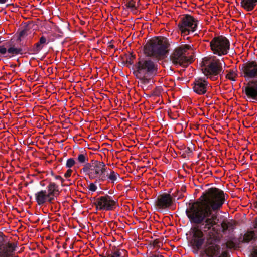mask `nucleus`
<instances>
[{"label":"nucleus","instance_id":"7c9ffc66","mask_svg":"<svg viewBox=\"0 0 257 257\" xmlns=\"http://www.w3.org/2000/svg\"><path fill=\"white\" fill-rule=\"evenodd\" d=\"M42 45L39 42H38V43H37L36 44H35V46L36 47V49H37V50L38 51V50H40V49H41L43 47V46H42Z\"/></svg>","mask_w":257,"mask_h":257},{"label":"nucleus","instance_id":"e433bc0d","mask_svg":"<svg viewBox=\"0 0 257 257\" xmlns=\"http://www.w3.org/2000/svg\"><path fill=\"white\" fill-rule=\"evenodd\" d=\"M150 257H163V256L162 255H153V256H150Z\"/></svg>","mask_w":257,"mask_h":257},{"label":"nucleus","instance_id":"a878e982","mask_svg":"<svg viewBox=\"0 0 257 257\" xmlns=\"http://www.w3.org/2000/svg\"><path fill=\"white\" fill-rule=\"evenodd\" d=\"M222 231L227 230L230 226L229 223L226 221H223L221 224Z\"/></svg>","mask_w":257,"mask_h":257},{"label":"nucleus","instance_id":"20e7f679","mask_svg":"<svg viewBox=\"0 0 257 257\" xmlns=\"http://www.w3.org/2000/svg\"><path fill=\"white\" fill-rule=\"evenodd\" d=\"M168 45L166 38H154L148 41L145 45L144 52L148 56L161 58L167 53Z\"/></svg>","mask_w":257,"mask_h":257},{"label":"nucleus","instance_id":"f704fd0d","mask_svg":"<svg viewBox=\"0 0 257 257\" xmlns=\"http://www.w3.org/2000/svg\"><path fill=\"white\" fill-rule=\"evenodd\" d=\"M55 178L56 179L59 180L62 183L64 181V179L60 176H56Z\"/></svg>","mask_w":257,"mask_h":257},{"label":"nucleus","instance_id":"c85d7f7f","mask_svg":"<svg viewBox=\"0 0 257 257\" xmlns=\"http://www.w3.org/2000/svg\"><path fill=\"white\" fill-rule=\"evenodd\" d=\"M73 170L71 169L68 168L66 172L64 174V177L66 178L70 177L72 174Z\"/></svg>","mask_w":257,"mask_h":257},{"label":"nucleus","instance_id":"423d86ee","mask_svg":"<svg viewBox=\"0 0 257 257\" xmlns=\"http://www.w3.org/2000/svg\"><path fill=\"white\" fill-rule=\"evenodd\" d=\"M106 167L103 162L95 161L85 165L82 170L90 180L100 182L105 181Z\"/></svg>","mask_w":257,"mask_h":257},{"label":"nucleus","instance_id":"f8f14e48","mask_svg":"<svg viewBox=\"0 0 257 257\" xmlns=\"http://www.w3.org/2000/svg\"><path fill=\"white\" fill-rule=\"evenodd\" d=\"M210 87V86L205 79L198 78L194 82L193 89L195 93L202 95L205 94Z\"/></svg>","mask_w":257,"mask_h":257},{"label":"nucleus","instance_id":"1a4fd4ad","mask_svg":"<svg viewBox=\"0 0 257 257\" xmlns=\"http://www.w3.org/2000/svg\"><path fill=\"white\" fill-rule=\"evenodd\" d=\"M198 21L193 16L186 15L183 17L178 24L182 35L185 36L194 32L197 27Z\"/></svg>","mask_w":257,"mask_h":257},{"label":"nucleus","instance_id":"2f4dec72","mask_svg":"<svg viewBox=\"0 0 257 257\" xmlns=\"http://www.w3.org/2000/svg\"><path fill=\"white\" fill-rule=\"evenodd\" d=\"M252 226L253 228L257 230V217H255L253 222H252Z\"/></svg>","mask_w":257,"mask_h":257},{"label":"nucleus","instance_id":"c756f323","mask_svg":"<svg viewBox=\"0 0 257 257\" xmlns=\"http://www.w3.org/2000/svg\"><path fill=\"white\" fill-rule=\"evenodd\" d=\"M7 52H8V50H7V49L5 47H0V53L3 54V55H4Z\"/></svg>","mask_w":257,"mask_h":257},{"label":"nucleus","instance_id":"dca6fc26","mask_svg":"<svg viewBox=\"0 0 257 257\" xmlns=\"http://www.w3.org/2000/svg\"><path fill=\"white\" fill-rule=\"evenodd\" d=\"M47 194L52 201L54 200L59 194L58 186L54 183L51 182L47 187Z\"/></svg>","mask_w":257,"mask_h":257},{"label":"nucleus","instance_id":"c9c22d12","mask_svg":"<svg viewBox=\"0 0 257 257\" xmlns=\"http://www.w3.org/2000/svg\"><path fill=\"white\" fill-rule=\"evenodd\" d=\"M8 1V0H0V3L1 4H5Z\"/></svg>","mask_w":257,"mask_h":257},{"label":"nucleus","instance_id":"4468645a","mask_svg":"<svg viewBox=\"0 0 257 257\" xmlns=\"http://www.w3.org/2000/svg\"><path fill=\"white\" fill-rule=\"evenodd\" d=\"M35 198L38 205H44L47 203H51L52 201L47 194L46 190H41L35 194Z\"/></svg>","mask_w":257,"mask_h":257},{"label":"nucleus","instance_id":"412c9836","mask_svg":"<svg viewBox=\"0 0 257 257\" xmlns=\"http://www.w3.org/2000/svg\"><path fill=\"white\" fill-rule=\"evenodd\" d=\"M125 254V250L123 249H118L114 251L110 257H124Z\"/></svg>","mask_w":257,"mask_h":257},{"label":"nucleus","instance_id":"6ab92c4d","mask_svg":"<svg viewBox=\"0 0 257 257\" xmlns=\"http://www.w3.org/2000/svg\"><path fill=\"white\" fill-rule=\"evenodd\" d=\"M257 4V0H241V6L245 10L252 11Z\"/></svg>","mask_w":257,"mask_h":257},{"label":"nucleus","instance_id":"4be33fe9","mask_svg":"<svg viewBox=\"0 0 257 257\" xmlns=\"http://www.w3.org/2000/svg\"><path fill=\"white\" fill-rule=\"evenodd\" d=\"M15 245L14 244L12 243H8L6 247V252L7 254H9L10 252H12L15 249Z\"/></svg>","mask_w":257,"mask_h":257},{"label":"nucleus","instance_id":"ddd939ff","mask_svg":"<svg viewBox=\"0 0 257 257\" xmlns=\"http://www.w3.org/2000/svg\"><path fill=\"white\" fill-rule=\"evenodd\" d=\"M172 203V198L167 193L159 195L156 201L155 205L158 210H163L169 207Z\"/></svg>","mask_w":257,"mask_h":257},{"label":"nucleus","instance_id":"39448f33","mask_svg":"<svg viewBox=\"0 0 257 257\" xmlns=\"http://www.w3.org/2000/svg\"><path fill=\"white\" fill-rule=\"evenodd\" d=\"M137 70L135 74L137 78L142 83H146L151 76L157 71V65L149 59L140 60L137 66Z\"/></svg>","mask_w":257,"mask_h":257},{"label":"nucleus","instance_id":"f03ea898","mask_svg":"<svg viewBox=\"0 0 257 257\" xmlns=\"http://www.w3.org/2000/svg\"><path fill=\"white\" fill-rule=\"evenodd\" d=\"M205 238L201 229L198 226L191 229L190 243L194 252L200 251V257H228L226 251L222 249L221 246L215 240Z\"/></svg>","mask_w":257,"mask_h":257},{"label":"nucleus","instance_id":"0eeeda50","mask_svg":"<svg viewBox=\"0 0 257 257\" xmlns=\"http://www.w3.org/2000/svg\"><path fill=\"white\" fill-rule=\"evenodd\" d=\"M191 49L188 45H182L175 49L172 54L171 59L173 63L176 65L187 66L191 63L193 58L186 56L187 51Z\"/></svg>","mask_w":257,"mask_h":257},{"label":"nucleus","instance_id":"a211bd4d","mask_svg":"<svg viewBox=\"0 0 257 257\" xmlns=\"http://www.w3.org/2000/svg\"><path fill=\"white\" fill-rule=\"evenodd\" d=\"M257 240V231L248 230L243 236L242 242L248 243Z\"/></svg>","mask_w":257,"mask_h":257},{"label":"nucleus","instance_id":"f3484780","mask_svg":"<svg viewBox=\"0 0 257 257\" xmlns=\"http://www.w3.org/2000/svg\"><path fill=\"white\" fill-rule=\"evenodd\" d=\"M105 175H106L105 181L108 179L112 183H114V182L121 179L118 173L112 170L107 169V167L105 169Z\"/></svg>","mask_w":257,"mask_h":257},{"label":"nucleus","instance_id":"2eb2a0df","mask_svg":"<svg viewBox=\"0 0 257 257\" xmlns=\"http://www.w3.org/2000/svg\"><path fill=\"white\" fill-rule=\"evenodd\" d=\"M245 92L248 98L257 100V81L248 84L245 88Z\"/></svg>","mask_w":257,"mask_h":257},{"label":"nucleus","instance_id":"cd10ccee","mask_svg":"<svg viewBox=\"0 0 257 257\" xmlns=\"http://www.w3.org/2000/svg\"><path fill=\"white\" fill-rule=\"evenodd\" d=\"M78 161L81 163H84L86 161V156L83 154H80L78 156Z\"/></svg>","mask_w":257,"mask_h":257},{"label":"nucleus","instance_id":"7ed1b4c3","mask_svg":"<svg viewBox=\"0 0 257 257\" xmlns=\"http://www.w3.org/2000/svg\"><path fill=\"white\" fill-rule=\"evenodd\" d=\"M223 61L217 59L215 56L206 57L203 59L201 63V70L203 73L212 80L218 78L222 72Z\"/></svg>","mask_w":257,"mask_h":257},{"label":"nucleus","instance_id":"72a5a7b5","mask_svg":"<svg viewBox=\"0 0 257 257\" xmlns=\"http://www.w3.org/2000/svg\"><path fill=\"white\" fill-rule=\"evenodd\" d=\"M252 257H257V247L253 249L252 253Z\"/></svg>","mask_w":257,"mask_h":257},{"label":"nucleus","instance_id":"aec40b11","mask_svg":"<svg viewBox=\"0 0 257 257\" xmlns=\"http://www.w3.org/2000/svg\"><path fill=\"white\" fill-rule=\"evenodd\" d=\"M227 73L226 74V77L231 81H235L236 78L237 77V74L236 71L234 70H230L229 71H227Z\"/></svg>","mask_w":257,"mask_h":257},{"label":"nucleus","instance_id":"6e6552de","mask_svg":"<svg viewBox=\"0 0 257 257\" xmlns=\"http://www.w3.org/2000/svg\"><path fill=\"white\" fill-rule=\"evenodd\" d=\"M210 46L214 54L221 56L228 53L229 49V42L224 37H216L210 41Z\"/></svg>","mask_w":257,"mask_h":257},{"label":"nucleus","instance_id":"5701e85b","mask_svg":"<svg viewBox=\"0 0 257 257\" xmlns=\"http://www.w3.org/2000/svg\"><path fill=\"white\" fill-rule=\"evenodd\" d=\"M96 182L95 181V183H90L88 184L87 188L88 189L89 191L94 192L96 191L97 189V186L96 185Z\"/></svg>","mask_w":257,"mask_h":257},{"label":"nucleus","instance_id":"9d476101","mask_svg":"<svg viewBox=\"0 0 257 257\" xmlns=\"http://www.w3.org/2000/svg\"><path fill=\"white\" fill-rule=\"evenodd\" d=\"M116 203L111 197L105 195L97 198L95 205L97 210H111L115 207Z\"/></svg>","mask_w":257,"mask_h":257},{"label":"nucleus","instance_id":"bb28decb","mask_svg":"<svg viewBox=\"0 0 257 257\" xmlns=\"http://www.w3.org/2000/svg\"><path fill=\"white\" fill-rule=\"evenodd\" d=\"M126 7L128 8L131 9L132 10H134L136 9V2L134 1H130L126 4Z\"/></svg>","mask_w":257,"mask_h":257},{"label":"nucleus","instance_id":"9b49d317","mask_svg":"<svg viewBox=\"0 0 257 257\" xmlns=\"http://www.w3.org/2000/svg\"><path fill=\"white\" fill-rule=\"evenodd\" d=\"M241 74L246 78L257 77V63L251 62L243 64L241 68Z\"/></svg>","mask_w":257,"mask_h":257},{"label":"nucleus","instance_id":"b1692460","mask_svg":"<svg viewBox=\"0 0 257 257\" xmlns=\"http://www.w3.org/2000/svg\"><path fill=\"white\" fill-rule=\"evenodd\" d=\"M21 51L20 49L15 48L14 47H10L8 49V52L12 54H17Z\"/></svg>","mask_w":257,"mask_h":257},{"label":"nucleus","instance_id":"473e14b6","mask_svg":"<svg viewBox=\"0 0 257 257\" xmlns=\"http://www.w3.org/2000/svg\"><path fill=\"white\" fill-rule=\"evenodd\" d=\"M46 38L44 37H41L40 38V40H39V42L42 45H43L44 44H45L46 43Z\"/></svg>","mask_w":257,"mask_h":257},{"label":"nucleus","instance_id":"393cba45","mask_svg":"<svg viewBox=\"0 0 257 257\" xmlns=\"http://www.w3.org/2000/svg\"><path fill=\"white\" fill-rule=\"evenodd\" d=\"M75 164V161L73 158L68 159L66 163V167L71 169Z\"/></svg>","mask_w":257,"mask_h":257},{"label":"nucleus","instance_id":"f257e3e1","mask_svg":"<svg viewBox=\"0 0 257 257\" xmlns=\"http://www.w3.org/2000/svg\"><path fill=\"white\" fill-rule=\"evenodd\" d=\"M225 201V194L217 188H210L200 198L199 201L192 204L186 210L191 222L200 224L204 231L218 233V219L212 211L219 210Z\"/></svg>","mask_w":257,"mask_h":257}]
</instances>
